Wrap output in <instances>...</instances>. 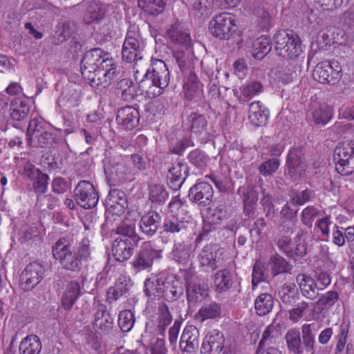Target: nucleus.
I'll return each instance as SVG.
<instances>
[{
    "label": "nucleus",
    "instance_id": "obj_1",
    "mask_svg": "<svg viewBox=\"0 0 354 354\" xmlns=\"http://www.w3.org/2000/svg\"><path fill=\"white\" fill-rule=\"evenodd\" d=\"M53 257L62 269L79 274L91 260L90 241L84 237L75 245L72 236L59 237L51 247Z\"/></svg>",
    "mask_w": 354,
    "mask_h": 354
},
{
    "label": "nucleus",
    "instance_id": "obj_2",
    "mask_svg": "<svg viewBox=\"0 0 354 354\" xmlns=\"http://www.w3.org/2000/svg\"><path fill=\"white\" fill-rule=\"evenodd\" d=\"M170 73L165 62L162 59H151L150 68L139 82V87L149 97L160 95L168 86Z\"/></svg>",
    "mask_w": 354,
    "mask_h": 354
},
{
    "label": "nucleus",
    "instance_id": "obj_3",
    "mask_svg": "<svg viewBox=\"0 0 354 354\" xmlns=\"http://www.w3.org/2000/svg\"><path fill=\"white\" fill-rule=\"evenodd\" d=\"M273 39L277 54L283 58L293 59L303 53L301 40L292 30H280L274 34Z\"/></svg>",
    "mask_w": 354,
    "mask_h": 354
},
{
    "label": "nucleus",
    "instance_id": "obj_4",
    "mask_svg": "<svg viewBox=\"0 0 354 354\" xmlns=\"http://www.w3.org/2000/svg\"><path fill=\"white\" fill-rule=\"evenodd\" d=\"M236 30L234 16L229 12H221L215 15L209 24L210 34L220 40L230 39Z\"/></svg>",
    "mask_w": 354,
    "mask_h": 354
},
{
    "label": "nucleus",
    "instance_id": "obj_5",
    "mask_svg": "<svg viewBox=\"0 0 354 354\" xmlns=\"http://www.w3.org/2000/svg\"><path fill=\"white\" fill-rule=\"evenodd\" d=\"M143 50L144 43L140 38L138 27L131 26L127 30L122 46V59L129 63L141 59Z\"/></svg>",
    "mask_w": 354,
    "mask_h": 354
},
{
    "label": "nucleus",
    "instance_id": "obj_6",
    "mask_svg": "<svg viewBox=\"0 0 354 354\" xmlns=\"http://www.w3.org/2000/svg\"><path fill=\"white\" fill-rule=\"evenodd\" d=\"M162 257V250L151 241L145 242L135 255L131 264L136 272L149 270L154 261Z\"/></svg>",
    "mask_w": 354,
    "mask_h": 354
},
{
    "label": "nucleus",
    "instance_id": "obj_7",
    "mask_svg": "<svg viewBox=\"0 0 354 354\" xmlns=\"http://www.w3.org/2000/svg\"><path fill=\"white\" fill-rule=\"evenodd\" d=\"M305 234L304 230H298L294 241H292L290 236L281 235L276 243L279 250L289 258L304 257L307 254L308 246L305 240H302L301 238Z\"/></svg>",
    "mask_w": 354,
    "mask_h": 354
},
{
    "label": "nucleus",
    "instance_id": "obj_8",
    "mask_svg": "<svg viewBox=\"0 0 354 354\" xmlns=\"http://www.w3.org/2000/svg\"><path fill=\"white\" fill-rule=\"evenodd\" d=\"M342 66L337 60L322 62L313 71V77L322 84L335 85L341 80Z\"/></svg>",
    "mask_w": 354,
    "mask_h": 354
},
{
    "label": "nucleus",
    "instance_id": "obj_9",
    "mask_svg": "<svg viewBox=\"0 0 354 354\" xmlns=\"http://www.w3.org/2000/svg\"><path fill=\"white\" fill-rule=\"evenodd\" d=\"M75 203L81 207L88 209L95 207L99 200L98 194L88 180H80L73 191Z\"/></svg>",
    "mask_w": 354,
    "mask_h": 354
},
{
    "label": "nucleus",
    "instance_id": "obj_10",
    "mask_svg": "<svg viewBox=\"0 0 354 354\" xmlns=\"http://www.w3.org/2000/svg\"><path fill=\"white\" fill-rule=\"evenodd\" d=\"M223 249L216 245H207L203 247L198 254L200 266L205 267L207 271L213 272L222 267Z\"/></svg>",
    "mask_w": 354,
    "mask_h": 354
},
{
    "label": "nucleus",
    "instance_id": "obj_11",
    "mask_svg": "<svg viewBox=\"0 0 354 354\" xmlns=\"http://www.w3.org/2000/svg\"><path fill=\"white\" fill-rule=\"evenodd\" d=\"M104 171L107 178L117 183L122 182L125 176L131 172L121 156H105L103 159Z\"/></svg>",
    "mask_w": 354,
    "mask_h": 354
},
{
    "label": "nucleus",
    "instance_id": "obj_12",
    "mask_svg": "<svg viewBox=\"0 0 354 354\" xmlns=\"http://www.w3.org/2000/svg\"><path fill=\"white\" fill-rule=\"evenodd\" d=\"M44 274L45 269L42 263L37 261L28 263L20 277L22 288L26 291L32 290L42 280Z\"/></svg>",
    "mask_w": 354,
    "mask_h": 354
},
{
    "label": "nucleus",
    "instance_id": "obj_13",
    "mask_svg": "<svg viewBox=\"0 0 354 354\" xmlns=\"http://www.w3.org/2000/svg\"><path fill=\"white\" fill-rule=\"evenodd\" d=\"M93 328L100 335H110L114 328L113 318L107 310L106 306L98 304L93 308Z\"/></svg>",
    "mask_w": 354,
    "mask_h": 354
},
{
    "label": "nucleus",
    "instance_id": "obj_14",
    "mask_svg": "<svg viewBox=\"0 0 354 354\" xmlns=\"http://www.w3.org/2000/svg\"><path fill=\"white\" fill-rule=\"evenodd\" d=\"M213 194L212 185L208 183L200 181L189 189L188 197L192 202L205 207L210 203Z\"/></svg>",
    "mask_w": 354,
    "mask_h": 354
},
{
    "label": "nucleus",
    "instance_id": "obj_15",
    "mask_svg": "<svg viewBox=\"0 0 354 354\" xmlns=\"http://www.w3.org/2000/svg\"><path fill=\"white\" fill-rule=\"evenodd\" d=\"M100 74L97 81V86L106 88L109 86L112 82L117 78L119 74V70L116 63L111 57H107L103 59L100 62Z\"/></svg>",
    "mask_w": 354,
    "mask_h": 354
},
{
    "label": "nucleus",
    "instance_id": "obj_16",
    "mask_svg": "<svg viewBox=\"0 0 354 354\" xmlns=\"http://www.w3.org/2000/svg\"><path fill=\"white\" fill-rule=\"evenodd\" d=\"M24 171L25 176L33 181L32 187L35 192L39 194H44L48 187V175L41 172L30 162L26 164Z\"/></svg>",
    "mask_w": 354,
    "mask_h": 354
},
{
    "label": "nucleus",
    "instance_id": "obj_17",
    "mask_svg": "<svg viewBox=\"0 0 354 354\" xmlns=\"http://www.w3.org/2000/svg\"><path fill=\"white\" fill-rule=\"evenodd\" d=\"M189 169L183 162L173 163L168 169L167 183L169 187L174 190H178L183 185L188 176Z\"/></svg>",
    "mask_w": 354,
    "mask_h": 354
},
{
    "label": "nucleus",
    "instance_id": "obj_18",
    "mask_svg": "<svg viewBox=\"0 0 354 354\" xmlns=\"http://www.w3.org/2000/svg\"><path fill=\"white\" fill-rule=\"evenodd\" d=\"M224 335L218 330L208 332L203 339L201 353L203 354H219L224 348Z\"/></svg>",
    "mask_w": 354,
    "mask_h": 354
},
{
    "label": "nucleus",
    "instance_id": "obj_19",
    "mask_svg": "<svg viewBox=\"0 0 354 354\" xmlns=\"http://www.w3.org/2000/svg\"><path fill=\"white\" fill-rule=\"evenodd\" d=\"M115 120L123 129L131 130L138 126L140 113L133 106H126L118 109Z\"/></svg>",
    "mask_w": 354,
    "mask_h": 354
},
{
    "label": "nucleus",
    "instance_id": "obj_20",
    "mask_svg": "<svg viewBox=\"0 0 354 354\" xmlns=\"http://www.w3.org/2000/svg\"><path fill=\"white\" fill-rule=\"evenodd\" d=\"M190 225V222L183 216L170 214L164 221L163 230L174 236H180L187 234Z\"/></svg>",
    "mask_w": 354,
    "mask_h": 354
},
{
    "label": "nucleus",
    "instance_id": "obj_21",
    "mask_svg": "<svg viewBox=\"0 0 354 354\" xmlns=\"http://www.w3.org/2000/svg\"><path fill=\"white\" fill-rule=\"evenodd\" d=\"M161 216L156 211H149L145 214L139 221L141 232L148 237L153 236L161 225Z\"/></svg>",
    "mask_w": 354,
    "mask_h": 354
},
{
    "label": "nucleus",
    "instance_id": "obj_22",
    "mask_svg": "<svg viewBox=\"0 0 354 354\" xmlns=\"http://www.w3.org/2000/svg\"><path fill=\"white\" fill-rule=\"evenodd\" d=\"M179 346L183 353L195 351L199 346V332L194 326H187L181 335Z\"/></svg>",
    "mask_w": 354,
    "mask_h": 354
},
{
    "label": "nucleus",
    "instance_id": "obj_23",
    "mask_svg": "<svg viewBox=\"0 0 354 354\" xmlns=\"http://www.w3.org/2000/svg\"><path fill=\"white\" fill-rule=\"evenodd\" d=\"M166 274L151 276L144 283V292L151 299H160L164 295V283L167 282Z\"/></svg>",
    "mask_w": 354,
    "mask_h": 354
},
{
    "label": "nucleus",
    "instance_id": "obj_24",
    "mask_svg": "<svg viewBox=\"0 0 354 354\" xmlns=\"http://www.w3.org/2000/svg\"><path fill=\"white\" fill-rule=\"evenodd\" d=\"M212 278L214 289L219 294L227 292L236 283L234 274L229 269L217 271Z\"/></svg>",
    "mask_w": 354,
    "mask_h": 354
},
{
    "label": "nucleus",
    "instance_id": "obj_25",
    "mask_svg": "<svg viewBox=\"0 0 354 354\" xmlns=\"http://www.w3.org/2000/svg\"><path fill=\"white\" fill-rule=\"evenodd\" d=\"M138 244V243L127 239H115L112 245L113 256L119 262L127 261L132 256Z\"/></svg>",
    "mask_w": 354,
    "mask_h": 354
},
{
    "label": "nucleus",
    "instance_id": "obj_26",
    "mask_svg": "<svg viewBox=\"0 0 354 354\" xmlns=\"http://www.w3.org/2000/svg\"><path fill=\"white\" fill-rule=\"evenodd\" d=\"M167 282L164 283V298L168 302L178 300L183 294L182 281L175 274H166Z\"/></svg>",
    "mask_w": 354,
    "mask_h": 354
},
{
    "label": "nucleus",
    "instance_id": "obj_27",
    "mask_svg": "<svg viewBox=\"0 0 354 354\" xmlns=\"http://www.w3.org/2000/svg\"><path fill=\"white\" fill-rule=\"evenodd\" d=\"M268 109L260 101L252 102L249 106L248 119L256 127L265 126L269 119Z\"/></svg>",
    "mask_w": 354,
    "mask_h": 354
},
{
    "label": "nucleus",
    "instance_id": "obj_28",
    "mask_svg": "<svg viewBox=\"0 0 354 354\" xmlns=\"http://www.w3.org/2000/svg\"><path fill=\"white\" fill-rule=\"evenodd\" d=\"M82 6L85 8L84 21L87 24L101 21L105 15L102 4L97 0H84Z\"/></svg>",
    "mask_w": 354,
    "mask_h": 354
},
{
    "label": "nucleus",
    "instance_id": "obj_29",
    "mask_svg": "<svg viewBox=\"0 0 354 354\" xmlns=\"http://www.w3.org/2000/svg\"><path fill=\"white\" fill-rule=\"evenodd\" d=\"M296 281L301 290V295L309 300H314L319 296L318 287L315 279L306 274H298Z\"/></svg>",
    "mask_w": 354,
    "mask_h": 354
},
{
    "label": "nucleus",
    "instance_id": "obj_30",
    "mask_svg": "<svg viewBox=\"0 0 354 354\" xmlns=\"http://www.w3.org/2000/svg\"><path fill=\"white\" fill-rule=\"evenodd\" d=\"M81 295L82 288L80 283L76 280L70 281L67 283L61 297L62 307L66 310H71Z\"/></svg>",
    "mask_w": 354,
    "mask_h": 354
},
{
    "label": "nucleus",
    "instance_id": "obj_31",
    "mask_svg": "<svg viewBox=\"0 0 354 354\" xmlns=\"http://www.w3.org/2000/svg\"><path fill=\"white\" fill-rule=\"evenodd\" d=\"M166 35L172 43L180 46L186 50L192 46V39L189 33L184 30L178 23L171 25L167 30Z\"/></svg>",
    "mask_w": 354,
    "mask_h": 354
},
{
    "label": "nucleus",
    "instance_id": "obj_32",
    "mask_svg": "<svg viewBox=\"0 0 354 354\" xmlns=\"http://www.w3.org/2000/svg\"><path fill=\"white\" fill-rule=\"evenodd\" d=\"M278 297L283 308H290L300 299L299 288L293 283H285L279 290Z\"/></svg>",
    "mask_w": 354,
    "mask_h": 354
},
{
    "label": "nucleus",
    "instance_id": "obj_33",
    "mask_svg": "<svg viewBox=\"0 0 354 354\" xmlns=\"http://www.w3.org/2000/svg\"><path fill=\"white\" fill-rule=\"evenodd\" d=\"M74 31L75 25L73 22L67 19H60L53 35L52 43L54 45L62 44L71 37Z\"/></svg>",
    "mask_w": 354,
    "mask_h": 354
},
{
    "label": "nucleus",
    "instance_id": "obj_34",
    "mask_svg": "<svg viewBox=\"0 0 354 354\" xmlns=\"http://www.w3.org/2000/svg\"><path fill=\"white\" fill-rule=\"evenodd\" d=\"M131 287L130 279H127L126 277H120L115 282V286L108 289L107 301L109 304L116 301L122 296L126 295Z\"/></svg>",
    "mask_w": 354,
    "mask_h": 354
},
{
    "label": "nucleus",
    "instance_id": "obj_35",
    "mask_svg": "<svg viewBox=\"0 0 354 354\" xmlns=\"http://www.w3.org/2000/svg\"><path fill=\"white\" fill-rule=\"evenodd\" d=\"M279 337L280 330L278 326L274 324L269 325L263 333L262 338L256 351V354H263L264 348L275 344Z\"/></svg>",
    "mask_w": 354,
    "mask_h": 354
},
{
    "label": "nucleus",
    "instance_id": "obj_36",
    "mask_svg": "<svg viewBox=\"0 0 354 354\" xmlns=\"http://www.w3.org/2000/svg\"><path fill=\"white\" fill-rule=\"evenodd\" d=\"M10 111L12 120L22 121L28 117L30 112V106L26 100L15 97L10 102Z\"/></svg>",
    "mask_w": 354,
    "mask_h": 354
},
{
    "label": "nucleus",
    "instance_id": "obj_37",
    "mask_svg": "<svg viewBox=\"0 0 354 354\" xmlns=\"http://www.w3.org/2000/svg\"><path fill=\"white\" fill-rule=\"evenodd\" d=\"M42 348L40 338L36 335H28L20 342L19 354H39Z\"/></svg>",
    "mask_w": 354,
    "mask_h": 354
},
{
    "label": "nucleus",
    "instance_id": "obj_38",
    "mask_svg": "<svg viewBox=\"0 0 354 354\" xmlns=\"http://www.w3.org/2000/svg\"><path fill=\"white\" fill-rule=\"evenodd\" d=\"M115 232L122 236L118 239H127L135 243H138L141 240L136 231V223L131 220L122 221L116 227Z\"/></svg>",
    "mask_w": 354,
    "mask_h": 354
},
{
    "label": "nucleus",
    "instance_id": "obj_39",
    "mask_svg": "<svg viewBox=\"0 0 354 354\" xmlns=\"http://www.w3.org/2000/svg\"><path fill=\"white\" fill-rule=\"evenodd\" d=\"M221 305L216 301L204 303L197 313L196 317L200 318L201 322L206 319H214L219 318L221 315Z\"/></svg>",
    "mask_w": 354,
    "mask_h": 354
},
{
    "label": "nucleus",
    "instance_id": "obj_40",
    "mask_svg": "<svg viewBox=\"0 0 354 354\" xmlns=\"http://www.w3.org/2000/svg\"><path fill=\"white\" fill-rule=\"evenodd\" d=\"M115 92L118 97L126 102L133 100L136 94L134 83L126 78L120 80L117 83Z\"/></svg>",
    "mask_w": 354,
    "mask_h": 354
},
{
    "label": "nucleus",
    "instance_id": "obj_41",
    "mask_svg": "<svg viewBox=\"0 0 354 354\" xmlns=\"http://www.w3.org/2000/svg\"><path fill=\"white\" fill-rule=\"evenodd\" d=\"M311 115L315 124L324 127L333 118V109L328 105L322 104L312 111Z\"/></svg>",
    "mask_w": 354,
    "mask_h": 354
},
{
    "label": "nucleus",
    "instance_id": "obj_42",
    "mask_svg": "<svg viewBox=\"0 0 354 354\" xmlns=\"http://www.w3.org/2000/svg\"><path fill=\"white\" fill-rule=\"evenodd\" d=\"M271 48L270 37L262 35L254 41L251 53L254 58L261 59L270 51Z\"/></svg>",
    "mask_w": 354,
    "mask_h": 354
},
{
    "label": "nucleus",
    "instance_id": "obj_43",
    "mask_svg": "<svg viewBox=\"0 0 354 354\" xmlns=\"http://www.w3.org/2000/svg\"><path fill=\"white\" fill-rule=\"evenodd\" d=\"M268 266L270 268V273L272 277L289 272L291 270V266L289 263L279 254L271 256Z\"/></svg>",
    "mask_w": 354,
    "mask_h": 354
},
{
    "label": "nucleus",
    "instance_id": "obj_44",
    "mask_svg": "<svg viewBox=\"0 0 354 354\" xmlns=\"http://www.w3.org/2000/svg\"><path fill=\"white\" fill-rule=\"evenodd\" d=\"M190 131L192 133L199 136H206L207 133V121L203 114L192 113L189 117Z\"/></svg>",
    "mask_w": 354,
    "mask_h": 354
},
{
    "label": "nucleus",
    "instance_id": "obj_45",
    "mask_svg": "<svg viewBox=\"0 0 354 354\" xmlns=\"http://www.w3.org/2000/svg\"><path fill=\"white\" fill-rule=\"evenodd\" d=\"M285 339L290 352L293 354H303L301 333L298 329L289 330L285 335Z\"/></svg>",
    "mask_w": 354,
    "mask_h": 354
},
{
    "label": "nucleus",
    "instance_id": "obj_46",
    "mask_svg": "<svg viewBox=\"0 0 354 354\" xmlns=\"http://www.w3.org/2000/svg\"><path fill=\"white\" fill-rule=\"evenodd\" d=\"M339 299V293L336 290H329L319 296L315 306L320 310H329Z\"/></svg>",
    "mask_w": 354,
    "mask_h": 354
},
{
    "label": "nucleus",
    "instance_id": "obj_47",
    "mask_svg": "<svg viewBox=\"0 0 354 354\" xmlns=\"http://www.w3.org/2000/svg\"><path fill=\"white\" fill-rule=\"evenodd\" d=\"M274 306V299L269 293L259 295L254 302L256 313L259 316H264L268 314Z\"/></svg>",
    "mask_w": 354,
    "mask_h": 354
},
{
    "label": "nucleus",
    "instance_id": "obj_48",
    "mask_svg": "<svg viewBox=\"0 0 354 354\" xmlns=\"http://www.w3.org/2000/svg\"><path fill=\"white\" fill-rule=\"evenodd\" d=\"M171 254L175 261L178 263L186 264L190 261L192 249L184 243H175Z\"/></svg>",
    "mask_w": 354,
    "mask_h": 354
},
{
    "label": "nucleus",
    "instance_id": "obj_49",
    "mask_svg": "<svg viewBox=\"0 0 354 354\" xmlns=\"http://www.w3.org/2000/svg\"><path fill=\"white\" fill-rule=\"evenodd\" d=\"M186 290L189 304L201 302L207 296V290L200 284H188Z\"/></svg>",
    "mask_w": 354,
    "mask_h": 354
},
{
    "label": "nucleus",
    "instance_id": "obj_50",
    "mask_svg": "<svg viewBox=\"0 0 354 354\" xmlns=\"http://www.w3.org/2000/svg\"><path fill=\"white\" fill-rule=\"evenodd\" d=\"M138 5L149 15H158L164 10L166 0H138Z\"/></svg>",
    "mask_w": 354,
    "mask_h": 354
},
{
    "label": "nucleus",
    "instance_id": "obj_51",
    "mask_svg": "<svg viewBox=\"0 0 354 354\" xmlns=\"http://www.w3.org/2000/svg\"><path fill=\"white\" fill-rule=\"evenodd\" d=\"M169 196V193L162 185L153 183L149 185V199L153 203L163 204Z\"/></svg>",
    "mask_w": 354,
    "mask_h": 354
},
{
    "label": "nucleus",
    "instance_id": "obj_52",
    "mask_svg": "<svg viewBox=\"0 0 354 354\" xmlns=\"http://www.w3.org/2000/svg\"><path fill=\"white\" fill-rule=\"evenodd\" d=\"M335 169L341 175L348 176L354 171V156H333Z\"/></svg>",
    "mask_w": 354,
    "mask_h": 354
},
{
    "label": "nucleus",
    "instance_id": "obj_53",
    "mask_svg": "<svg viewBox=\"0 0 354 354\" xmlns=\"http://www.w3.org/2000/svg\"><path fill=\"white\" fill-rule=\"evenodd\" d=\"M349 329V322H343L339 324L338 333L335 337L337 341L335 354H342L344 351L348 340Z\"/></svg>",
    "mask_w": 354,
    "mask_h": 354
},
{
    "label": "nucleus",
    "instance_id": "obj_54",
    "mask_svg": "<svg viewBox=\"0 0 354 354\" xmlns=\"http://www.w3.org/2000/svg\"><path fill=\"white\" fill-rule=\"evenodd\" d=\"M80 69L82 76L84 79H86L92 87H96L97 80L98 75L100 74V67L101 66L100 63L99 66L92 65L86 62L81 61Z\"/></svg>",
    "mask_w": 354,
    "mask_h": 354
},
{
    "label": "nucleus",
    "instance_id": "obj_55",
    "mask_svg": "<svg viewBox=\"0 0 354 354\" xmlns=\"http://www.w3.org/2000/svg\"><path fill=\"white\" fill-rule=\"evenodd\" d=\"M314 324H304L301 328L303 344L306 353L315 354V337L313 332Z\"/></svg>",
    "mask_w": 354,
    "mask_h": 354
},
{
    "label": "nucleus",
    "instance_id": "obj_56",
    "mask_svg": "<svg viewBox=\"0 0 354 354\" xmlns=\"http://www.w3.org/2000/svg\"><path fill=\"white\" fill-rule=\"evenodd\" d=\"M239 89L244 98L250 100L263 91V86L259 81L250 80L243 84Z\"/></svg>",
    "mask_w": 354,
    "mask_h": 354
},
{
    "label": "nucleus",
    "instance_id": "obj_57",
    "mask_svg": "<svg viewBox=\"0 0 354 354\" xmlns=\"http://www.w3.org/2000/svg\"><path fill=\"white\" fill-rule=\"evenodd\" d=\"M309 307V304L305 301L295 304L288 310L290 320L293 322H299L308 314Z\"/></svg>",
    "mask_w": 354,
    "mask_h": 354
},
{
    "label": "nucleus",
    "instance_id": "obj_58",
    "mask_svg": "<svg viewBox=\"0 0 354 354\" xmlns=\"http://www.w3.org/2000/svg\"><path fill=\"white\" fill-rule=\"evenodd\" d=\"M109 56V53H105L102 48H94L85 53L82 61L98 66L100 62Z\"/></svg>",
    "mask_w": 354,
    "mask_h": 354
},
{
    "label": "nucleus",
    "instance_id": "obj_59",
    "mask_svg": "<svg viewBox=\"0 0 354 354\" xmlns=\"http://www.w3.org/2000/svg\"><path fill=\"white\" fill-rule=\"evenodd\" d=\"M118 322V326L122 332H129L135 324L133 313L130 310H122L119 313Z\"/></svg>",
    "mask_w": 354,
    "mask_h": 354
},
{
    "label": "nucleus",
    "instance_id": "obj_60",
    "mask_svg": "<svg viewBox=\"0 0 354 354\" xmlns=\"http://www.w3.org/2000/svg\"><path fill=\"white\" fill-rule=\"evenodd\" d=\"M172 316L167 306L160 308V313L158 318V330L159 335L165 336L166 328L171 324Z\"/></svg>",
    "mask_w": 354,
    "mask_h": 354
},
{
    "label": "nucleus",
    "instance_id": "obj_61",
    "mask_svg": "<svg viewBox=\"0 0 354 354\" xmlns=\"http://www.w3.org/2000/svg\"><path fill=\"white\" fill-rule=\"evenodd\" d=\"M209 178L216 187L221 192L229 191L232 187V180L227 176H205V178Z\"/></svg>",
    "mask_w": 354,
    "mask_h": 354
},
{
    "label": "nucleus",
    "instance_id": "obj_62",
    "mask_svg": "<svg viewBox=\"0 0 354 354\" xmlns=\"http://www.w3.org/2000/svg\"><path fill=\"white\" fill-rule=\"evenodd\" d=\"M51 133L46 130L36 131V135L28 138V144L32 147H44L49 144L51 140Z\"/></svg>",
    "mask_w": 354,
    "mask_h": 354
},
{
    "label": "nucleus",
    "instance_id": "obj_63",
    "mask_svg": "<svg viewBox=\"0 0 354 354\" xmlns=\"http://www.w3.org/2000/svg\"><path fill=\"white\" fill-rule=\"evenodd\" d=\"M257 25L263 31L268 30L271 27V16L268 11L263 7L258 8L257 11Z\"/></svg>",
    "mask_w": 354,
    "mask_h": 354
},
{
    "label": "nucleus",
    "instance_id": "obj_64",
    "mask_svg": "<svg viewBox=\"0 0 354 354\" xmlns=\"http://www.w3.org/2000/svg\"><path fill=\"white\" fill-rule=\"evenodd\" d=\"M319 211L314 206L305 207L301 214V221L308 227L313 226L314 219L319 215Z\"/></svg>",
    "mask_w": 354,
    "mask_h": 354
}]
</instances>
